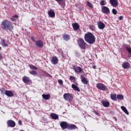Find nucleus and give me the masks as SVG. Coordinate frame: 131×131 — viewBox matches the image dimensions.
<instances>
[{"mask_svg": "<svg viewBox=\"0 0 131 131\" xmlns=\"http://www.w3.org/2000/svg\"><path fill=\"white\" fill-rule=\"evenodd\" d=\"M110 2L114 8L118 6V1L117 0H110Z\"/></svg>", "mask_w": 131, "mask_h": 131, "instance_id": "4468645a", "label": "nucleus"}, {"mask_svg": "<svg viewBox=\"0 0 131 131\" xmlns=\"http://www.w3.org/2000/svg\"><path fill=\"white\" fill-rule=\"evenodd\" d=\"M31 39H32V40H33V41H34L35 42L36 41H35V39L34 38V37H33V36L31 37Z\"/></svg>", "mask_w": 131, "mask_h": 131, "instance_id": "c03bdc74", "label": "nucleus"}, {"mask_svg": "<svg viewBox=\"0 0 131 131\" xmlns=\"http://www.w3.org/2000/svg\"><path fill=\"white\" fill-rule=\"evenodd\" d=\"M56 2L58 3V4L60 5V2H63V0H55Z\"/></svg>", "mask_w": 131, "mask_h": 131, "instance_id": "de8ad7c7", "label": "nucleus"}, {"mask_svg": "<svg viewBox=\"0 0 131 131\" xmlns=\"http://www.w3.org/2000/svg\"><path fill=\"white\" fill-rule=\"evenodd\" d=\"M96 88L100 91H106L107 90V87L104 84L101 83H98Z\"/></svg>", "mask_w": 131, "mask_h": 131, "instance_id": "39448f33", "label": "nucleus"}, {"mask_svg": "<svg viewBox=\"0 0 131 131\" xmlns=\"http://www.w3.org/2000/svg\"><path fill=\"white\" fill-rule=\"evenodd\" d=\"M70 80L72 81V80H75V77L73 76H71L70 77Z\"/></svg>", "mask_w": 131, "mask_h": 131, "instance_id": "e433bc0d", "label": "nucleus"}, {"mask_svg": "<svg viewBox=\"0 0 131 131\" xmlns=\"http://www.w3.org/2000/svg\"><path fill=\"white\" fill-rule=\"evenodd\" d=\"M62 38L66 41H68V40H70V35L67 34H64L62 35Z\"/></svg>", "mask_w": 131, "mask_h": 131, "instance_id": "f3484780", "label": "nucleus"}, {"mask_svg": "<svg viewBox=\"0 0 131 131\" xmlns=\"http://www.w3.org/2000/svg\"><path fill=\"white\" fill-rule=\"evenodd\" d=\"M30 74H31L32 75H37V73L35 71H32L30 72Z\"/></svg>", "mask_w": 131, "mask_h": 131, "instance_id": "473e14b6", "label": "nucleus"}, {"mask_svg": "<svg viewBox=\"0 0 131 131\" xmlns=\"http://www.w3.org/2000/svg\"><path fill=\"white\" fill-rule=\"evenodd\" d=\"M63 98L66 101L71 102L73 99V96H72V94L70 93H66L63 95Z\"/></svg>", "mask_w": 131, "mask_h": 131, "instance_id": "20e7f679", "label": "nucleus"}, {"mask_svg": "<svg viewBox=\"0 0 131 131\" xmlns=\"http://www.w3.org/2000/svg\"><path fill=\"white\" fill-rule=\"evenodd\" d=\"M51 62L54 65H57V64H58V58L56 56H53L51 60Z\"/></svg>", "mask_w": 131, "mask_h": 131, "instance_id": "a211bd4d", "label": "nucleus"}, {"mask_svg": "<svg viewBox=\"0 0 131 131\" xmlns=\"http://www.w3.org/2000/svg\"><path fill=\"white\" fill-rule=\"evenodd\" d=\"M68 123L66 121H62L60 124V126L62 129H66L68 127Z\"/></svg>", "mask_w": 131, "mask_h": 131, "instance_id": "9d476101", "label": "nucleus"}, {"mask_svg": "<svg viewBox=\"0 0 131 131\" xmlns=\"http://www.w3.org/2000/svg\"><path fill=\"white\" fill-rule=\"evenodd\" d=\"M7 123L9 127H15L16 126V123L12 120H8Z\"/></svg>", "mask_w": 131, "mask_h": 131, "instance_id": "6e6552de", "label": "nucleus"}, {"mask_svg": "<svg viewBox=\"0 0 131 131\" xmlns=\"http://www.w3.org/2000/svg\"><path fill=\"white\" fill-rule=\"evenodd\" d=\"M73 69L76 73H81L82 72V68L76 65L73 66Z\"/></svg>", "mask_w": 131, "mask_h": 131, "instance_id": "423d86ee", "label": "nucleus"}, {"mask_svg": "<svg viewBox=\"0 0 131 131\" xmlns=\"http://www.w3.org/2000/svg\"><path fill=\"white\" fill-rule=\"evenodd\" d=\"M73 28L74 30H78L79 29V25L77 23H73L72 24Z\"/></svg>", "mask_w": 131, "mask_h": 131, "instance_id": "aec40b11", "label": "nucleus"}, {"mask_svg": "<svg viewBox=\"0 0 131 131\" xmlns=\"http://www.w3.org/2000/svg\"><path fill=\"white\" fill-rule=\"evenodd\" d=\"M80 78H81V80H82V79H85V77H84V75H80Z\"/></svg>", "mask_w": 131, "mask_h": 131, "instance_id": "a19ab883", "label": "nucleus"}, {"mask_svg": "<svg viewBox=\"0 0 131 131\" xmlns=\"http://www.w3.org/2000/svg\"><path fill=\"white\" fill-rule=\"evenodd\" d=\"M5 95L7 97H14V92L10 90H6L5 91Z\"/></svg>", "mask_w": 131, "mask_h": 131, "instance_id": "2eb2a0df", "label": "nucleus"}, {"mask_svg": "<svg viewBox=\"0 0 131 131\" xmlns=\"http://www.w3.org/2000/svg\"><path fill=\"white\" fill-rule=\"evenodd\" d=\"M119 20H123V16H120L119 17Z\"/></svg>", "mask_w": 131, "mask_h": 131, "instance_id": "a18cd8bd", "label": "nucleus"}, {"mask_svg": "<svg viewBox=\"0 0 131 131\" xmlns=\"http://www.w3.org/2000/svg\"><path fill=\"white\" fill-rule=\"evenodd\" d=\"M106 4L107 3L104 0L101 1L100 3V6H105Z\"/></svg>", "mask_w": 131, "mask_h": 131, "instance_id": "72a5a7b5", "label": "nucleus"}, {"mask_svg": "<svg viewBox=\"0 0 131 131\" xmlns=\"http://www.w3.org/2000/svg\"><path fill=\"white\" fill-rule=\"evenodd\" d=\"M1 60H3V55L0 54V61Z\"/></svg>", "mask_w": 131, "mask_h": 131, "instance_id": "09e8293b", "label": "nucleus"}, {"mask_svg": "<svg viewBox=\"0 0 131 131\" xmlns=\"http://www.w3.org/2000/svg\"><path fill=\"white\" fill-rule=\"evenodd\" d=\"M94 113H95V114H96V115H99V113H98V112L94 111Z\"/></svg>", "mask_w": 131, "mask_h": 131, "instance_id": "8fccbe9b", "label": "nucleus"}, {"mask_svg": "<svg viewBox=\"0 0 131 131\" xmlns=\"http://www.w3.org/2000/svg\"><path fill=\"white\" fill-rule=\"evenodd\" d=\"M121 108L127 115H128V114H129V113H128V111L125 106H121Z\"/></svg>", "mask_w": 131, "mask_h": 131, "instance_id": "a878e982", "label": "nucleus"}, {"mask_svg": "<svg viewBox=\"0 0 131 131\" xmlns=\"http://www.w3.org/2000/svg\"><path fill=\"white\" fill-rule=\"evenodd\" d=\"M112 13L114 14V15H116V14H117V10H116L115 9H113Z\"/></svg>", "mask_w": 131, "mask_h": 131, "instance_id": "c9c22d12", "label": "nucleus"}, {"mask_svg": "<svg viewBox=\"0 0 131 131\" xmlns=\"http://www.w3.org/2000/svg\"><path fill=\"white\" fill-rule=\"evenodd\" d=\"M86 5L88 7H89V8H91V9H93L94 8V6H93V4L91 3H90V2L89 1H86Z\"/></svg>", "mask_w": 131, "mask_h": 131, "instance_id": "c85d7f7f", "label": "nucleus"}, {"mask_svg": "<svg viewBox=\"0 0 131 131\" xmlns=\"http://www.w3.org/2000/svg\"><path fill=\"white\" fill-rule=\"evenodd\" d=\"M1 45L2 47H3L4 48L8 47L9 46V45L8 44V43H7V41H6V40H5V39H3L1 40Z\"/></svg>", "mask_w": 131, "mask_h": 131, "instance_id": "6ab92c4d", "label": "nucleus"}, {"mask_svg": "<svg viewBox=\"0 0 131 131\" xmlns=\"http://www.w3.org/2000/svg\"><path fill=\"white\" fill-rule=\"evenodd\" d=\"M117 99H118V100H123L124 99L123 95L118 94L117 95Z\"/></svg>", "mask_w": 131, "mask_h": 131, "instance_id": "cd10ccee", "label": "nucleus"}, {"mask_svg": "<svg viewBox=\"0 0 131 131\" xmlns=\"http://www.w3.org/2000/svg\"><path fill=\"white\" fill-rule=\"evenodd\" d=\"M76 57H80V55L79 54V53H78V52H76Z\"/></svg>", "mask_w": 131, "mask_h": 131, "instance_id": "37998d69", "label": "nucleus"}, {"mask_svg": "<svg viewBox=\"0 0 131 131\" xmlns=\"http://www.w3.org/2000/svg\"><path fill=\"white\" fill-rule=\"evenodd\" d=\"M1 27L2 29L6 30L7 31H8V30H9V31H13L14 30V26L13 25V24L11 21L8 19H4L1 23Z\"/></svg>", "mask_w": 131, "mask_h": 131, "instance_id": "f257e3e1", "label": "nucleus"}, {"mask_svg": "<svg viewBox=\"0 0 131 131\" xmlns=\"http://www.w3.org/2000/svg\"><path fill=\"white\" fill-rule=\"evenodd\" d=\"M29 67L30 68V69H33V70H37V69H38V68H37V67H35L34 65H30Z\"/></svg>", "mask_w": 131, "mask_h": 131, "instance_id": "c756f323", "label": "nucleus"}, {"mask_svg": "<svg viewBox=\"0 0 131 131\" xmlns=\"http://www.w3.org/2000/svg\"><path fill=\"white\" fill-rule=\"evenodd\" d=\"M0 51H2V47H0Z\"/></svg>", "mask_w": 131, "mask_h": 131, "instance_id": "5fc2aeb1", "label": "nucleus"}, {"mask_svg": "<svg viewBox=\"0 0 131 131\" xmlns=\"http://www.w3.org/2000/svg\"><path fill=\"white\" fill-rule=\"evenodd\" d=\"M35 46L37 48H43V42L41 40H38L35 42Z\"/></svg>", "mask_w": 131, "mask_h": 131, "instance_id": "0eeeda50", "label": "nucleus"}, {"mask_svg": "<svg viewBox=\"0 0 131 131\" xmlns=\"http://www.w3.org/2000/svg\"><path fill=\"white\" fill-rule=\"evenodd\" d=\"M126 51L129 53L131 54V48L130 46H126Z\"/></svg>", "mask_w": 131, "mask_h": 131, "instance_id": "2f4dec72", "label": "nucleus"}, {"mask_svg": "<svg viewBox=\"0 0 131 131\" xmlns=\"http://www.w3.org/2000/svg\"><path fill=\"white\" fill-rule=\"evenodd\" d=\"M103 107H109L110 103H109V102L103 100L101 102Z\"/></svg>", "mask_w": 131, "mask_h": 131, "instance_id": "412c9836", "label": "nucleus"}, {"mask_svg": "<svg viewBox=\"0 0 131 131\" xmlns=\"http://www.w3.org/2000/svg\"><path fill=\"white\" fill-rule=\"evenodd\" d=\"M61 56L62 58H65V56H64V55L63 54V53H61Z\"/></svg>", "mask_w": 131, "mask_h": 131, "instance_id": "603ef678", "label": "nucleus"}, {"mask_svg": "<svg viewBox=\"0 0 131 131\" xmlns=\"http://www.w3.org/2000/svg\"><path fill=\"white\" fill-rule=\"evenodd\" d=\"M111 98L112 100H113V101H116L117 100V97H116V94H111Z\"/></svg>", "mask_w": 131, "mask_h": 131, "instance_id": "bb28decb", "label": "nucleus"}, {"mask_svg": "<svg viewBox=\"0 0 131 131\" xmlns=\"http://www.w3.org/2000/svg\"><path fill=\"white\" fill-rule=\"evenodd\" d=\"M92 68H93V69H96V68H97V66H92Z\"/></svg>", "mask_w": 131, "mask_h": 131, "instance_id": "3c124183", "label": "nucleus"}, {"mask_svg": "<svg viewBox=\"0 0 131 131\" xmlns=\"http://www.w3.org/2000/svg\"><path fill=\"white\" fill-rule=\"evenodd\" d=\"M78 4H76V7H78Z\"/></svg>", "mask_w": 131, "mask_h": 131, "instance_id": "864d4df0", "label": "nucleus"}, {"mask_svg": "<svg viewBox=\"0 0 131 131\" xmlns=\"http://www.w3.org/2000/svg\"><path fill=\"white\" fill-rule=\"evenodd\" d=\"M23 82H24V83H29L31 82V80L30 79V78H29V77L24 76L23 77Z\"/></svg>", "mask_w": 131, "mask_h": 131, "instance_id": "ddd939ff", "label": "nucleus"}, {"mask_svg": "<svg viewBox=\"0 0 131 131\" xmlns=\"http://www.w3.org/2000/svg\"><path fill=\"white\" fill-rule=\"evenodd\" d=\"M1 94H5V88H2L1 90Z\"/></svg>", "mask_w": 131, "mask_h": 131, "instance_id": "58836bf2", "label": "nucleus"}, {"mask_svg": "<svg viewBox=\"0 0 131 131\" xmlns=\"http://www.w3.org/2000/svg\"><path fill=\"white\" fill-rule=\"evenodd\" d=\"M84 40L90 45H93L96 41V38L93 33L88 32L84 35Z\"/></svg>", "mask_w": 131, "mask_h": 131, "instance_id": "f03ea898", "label": "nucleus"}, {"mask_svg": "<svg viewBox=\"0 0 131 131\" xmlns=\"http://www.w3.org/2000/svg\"><path fill=\"white\" fill-rule=\"evenodd\" d=\"M42 97L44 100H46V101L49 100L50 98H51V95L50 94H43L42 95Z\"/></svg>", "mask_w": 131, "mask_h": 131, "instance_id": "b1692460", "label": "nucleus"}, {"mask_svg": "<svg viewBox=\"0 0 131 131\" xmlns=\"http://www.w3.org/2000/svg\"><path fill=\"white\" fill-rule=\"evenodd\" d=\"M89 28L91 30H95V29L96 28L95 26L93 25L89 26Z\"/></svg>", "mask_w": 131, "mask_h": 131, "instance_id": "f704fd0d", "label": "nucleus"}, {"mask_svg": "<svg viewBox=\"0 0 131 131\" xmlns=\"http://www.w3.org/2000/svg\"><path fill=\"white\" fill-rule=\"evenodd\" d=\"M78 45L79 47L82 49V50H85L86 47V43L84 41V40L81 38H79L78 39Z\"/></svg>", "mask_w": 131, "mask_h": 131, "instance_id": "7ed1b4c3", "label": "nucleus"}, {"mask_svg": "<svg viewBox=\"0 0 131 131\" xmlns=\"http://www.w3.org/2000/svg\"><path fill=\"white\" fill-rule=\"evenodd\" d=\"M97 25L99 29H104L105 28V25L102 21L97 22Z\"/></svg>", "mask_w": 131, "mask_h": 131, "instance_id": "dca6fc26", "label": "nucleus"}, {"mask_svg": "<svg viewBox=\"0 0 131 131\" xmlns=\"http://www.w3.org/2000/svg\"><path fill=\"white\" fill-rule=\"evenodd\" d=\"M11 21H12V22H16L17 20L15 18V17L12 16V17L11 18Z\"/></svg>", "mask_w": 131, "mask_h": 131, "instance_id": "4c0bfd02", "label": "nucleus"}, {"mask_svg": "<svg viewBox=\"0 0 131 131\" xmlns=\"http://www.w3.org/2000/svg\"><path fill=\"white\" fill-rule=\"evenodd\" d=\"M76 128H77V126L74 124H68V125L67 129H69V130H73L76 129Z\"/></svg>", "mask_w": 131, "mask_h": 131, "instance_id": "9b49d317", "label": "nucleus"}, {"mask_svg": "<svg viewBox=\"0 0 131 131\" xmlns=\"http://www.w3.org/2000/svg\"><path fill=\"white\" fill-rule=\"evenodd\" d=\"M51 118H52V119H54V120H57V119H59V116H58L55 113L51 114Z\"/></svg>", "mask_w": 131, "mask_h": 131, "instance_id": "4be33fe9", "label": "nucleus"}, {"mask_svg": "<svg viewBox=\"0 0 131 131\" xmlns=\"http://www.w3.org/2000/svg\"><path fill=\"white\" fill-rule=\"evenodd\" d=\"M58 82L59 84H63V80L59 79L58 81Z\"/></svg>", "mask_w": 131, "mask_h": 131, "instance_id": "ea45409f", "label": "nucleus"}, {"mask_svg": "<svg viewBox=\"0 0 131 131\" xmlns=\"http://www.w3.org/2000/svg\"><path fill=\"white\" fill-rule=\"evenodd\" d=\"M48 15L50 16L51 18H54L55 17V12L53 10H50L48 12Z\"/></svg>", "mask_w": 131, "mask_h": 131, "instance_id": "393cba45", "label": "nucleus"}, {"mask_svg": "<svg viewBox=\"0 0 131 131\" xmlns=\"http://www.w3.org/2000/svg\"><path fill=\"white\" fill-rule=\"evenodd\" d=\"M122 67L124 69H129L130 68V64L128 62H124L122 63Z\"/></svg>", "mask_w": 131, "mask_h": 131, "instance_id": "f8f14e48", "label": "nucleus"}, {"mask_svg": "<svg viewBox=\"0 0 131 131\" xmlns=\"http://www.w3.org/2000/svg\"><path fill=\"white\" fill-rule=\"evenodd\" d=\"M13 18H19V16L17 14H15L14 15L12 16Z\"/></svg>", "mask_w": 131, "mask_h": 131, "instance_id": "79ce46f5", "label": "nucleus"}, {"mask_svg": "<svg viewBox=\"0 0 131 131\" xmlns=\"http://www.w3.org/2000/svg\"><path fill=\"white\" fill-rule=\"evenodd\" d=\"M101 11L106 15L110 14V9L106 6H102L101 8Z\"/></svg>", "mask_w": 131, "mask_h": 131, "instance_id": "1a4fd4ad", "label": "nucleus"}, {"mask_svg": "<svg viewBox=\"0 0 131 131\" xmlns=\"http://www.w3.org/2000/svg\"><path fill=\"white\" fill-rule=\"evenodd\" d=\"M18 124H20V125H22V121L20 120H18Z\"/></svg>", "mask_w": 131, "mask_h": 131, "instance_id": "49530a36", "label": "nucleus"}, {"mask_svg": "<svg viewBox=\"0 0 131 131\" xmlns=\"http://www.w3.org/2000/svg\"><path fill=\"white\" fill-rule=\"evenodd\" d=\"M81 82L83 84H88L89 83V81L86 79V78L82 79Z\"/></svg>", "mask_w": 131, "mask_h": 131, "instance_id": "7c9ffc66", "label": "nucleus"}, {"mask_svg": "<svg viewBox=\"0 0 131 131\" xmlns=\"http://www.w3.org/2000/svg\"><path fill=\"white\" fill-rule=\"evenodd\" d=\"M72 88L73 89L74 91H76V92H80V90L79 89V88L78 86H76L74 84H72Z\"/></svg>", "mask_w": 131, "mask_h": 131, "instance_id": "5701e85b", "label": "nucleus"}]
</instances>
